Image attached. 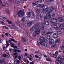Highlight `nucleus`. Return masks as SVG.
Instances as JSON below:
<instances>
[{
  "instance_id": "ea45409f",
  "label": "nucleus",
  "mask_w": 64,
  "mask_h": 64,
  "mask_svg": "<svg viewBox=\"0 0 64 64\" xmlns=\"http://www.w3.org/2000/svg\"><path fill=\"white\" fill-rule=\"evenodd\" d=\"M46 60L48 61H51V59L50 58H46Z\"/></svg>"
},
{
  "instance_id": "bf43d9fd",
  "label": "nucleus",
  "mask_w": 64,
  "mask_h": 64,
  "mask_svg": "<svg viewBox=\"0 0 64 64\" xmlns=\"http://www.w3.org/2000/svg\"><path fill=\"white\" fill-rule=\"evenodd\" d=\"M32 14H34L33 16H32V17L33 18H34V12H33V11H32Z\"/></svg>"
},
{
  "instance_id": "37998d69",
  "label": "nucleus",
  "mask_w": 64,
  "mask_h": 64,
  "mask_svg": "<svg viewBox=\"0 0 64 64\" xmlns=\"http://www.w3.org/2000/svg\"><path fill=\"white\" fill-rule=\"evenodd\" d=\"M0 22L1 23H2V24H3V25L4 24V22L3 21H2L1 20H0Z\"/></svg>"
},
{
  "instance_id": "13d9d810",
  "label": "nucleus",
  "mask_w": 64,
  "mask_h": 64,
  "mask_svg": "<svg viewBox=\"0 0 64 64\" xmlns=\"http://www.w3.org/2000/svg\"><path fill=\"white\" fill-rule=\"evenodd\" d=\"M8 42H10V44H12V42H11V41L10 40H9L8 41Z\"/></svg>"
},
{
  "instance_id": "5fc2aeb1",
  "label": "nucleus",
  "mask_w": 64,
  "mask_h": 64,
  "mask_svg": "<svg viewBox=\"0 0 64 64\" xmlns=\"http://www.w3.org/2000/svg\"><path fill=\"white\" fill-rule=\"evenodd\" d=\"M3 57H6V54H4L3 55Z\"/></svg>"
},
{
  "instance_id": "603ef678",
  "label": "nucleus",
  "mask_w": 64,
  "mask_h": 64,
  "mask_svg": "<svg viewBox=\"0 0 64 64\" xmlns=\"http://www.w3.org/2000/svg\"><path fill=\"white\" fill-rule=\"evenodd\" d=\"M9 45H10V44L8 43L7 44L6 46V48H7V47H8V46H9Z\"/></svg>"
},
{
  "instance_id": "4468645a",
  "label": "nucleus",
  "mask_w": 64,
  "mask_h": 64,
  "mask_svg": "<svg viewBox=\"0 0 64 64\" xmlns=\"http://www.w3.org/2000/svg\"><path fill=\"white\" fill-rule=\"evenodd\" d=\"M60 30H61L62 29H64V23L61 24H60L59 26Z\"/></svg>"
},
{
  "instance_id": "774afa93",
  "label": "nucleus",
  "mask_w": 64,
  "mask_h": 64,
  "mask_svg": "<svg viewBox=\"0 0 64 64\" xmlns=\"http://www.w3.org/2000/svg\"><path fill=\"white\" fill-rule=\"evenodd\" d=\"M16 62L18 63H20V61L19 60H16Z\"/></svg>"
},
{
  "instance_id": "3c124183",
  "label": "nucleus",
  "mask_w": 64,
  "mask_h": 64,
  "mask_svg": "<svg viewBox=\"0 0 64 64\" xmlns=\"http://www.w3.org/2000/svg\"><path fill=\"white\" fill-rule=\"evenodd\" d=\"M22 2V0H18V2L19 3Z\"/></svg>"
},
{
  "instance_id": "0eeeda50",
  "label": "nucleus",
  "mask_w": 64,
  "mask_h": 64,
  "mask_svg": "<svg viewBox=\"0 0 64 64\" xmlns=\"http://www.w3.org/2000/svg\"><path fill=\"white\" fill-rule=\"evenodd\" d=\"M42 25L44 24L46 26H48L49 25V22L47 21L44 20L41 23Z\"/></svg>"
},
{
  "instance_id": "58836bf2",
  "label": "nucleus",
  "mask_w": 64,
  "mask_h": 64,
  "mask_svg": "<svg viewBox=\"0 0 64 64\" xmlns=\"http://www.w3.org/2000/svg\"><path fill=\"white\" fill-rule=\"evenodd\" d=\"M28 16H30L31 15V13L30 12H28L27 14Z\"/></svg>"
},
{
  "instance_id": "79ce46f5",
  "label": "nucleus",
  "mask_w": 64,
  "mask_h": 64,
  "mask_svg": "<svg viewBox=\"0 0 64 64\" xmlns=\"http://www.w3.org/2000/svg\"><path fill=\"white\" fill-rule=\"evenodd\" d=\"M2 27L4 28L5 29H8V27H7L5 26H2Z\"/></svg>"
},
{
  "instance_id": "de8ad7c7",
  "label": "nucleus",
  "mask_w": 64,
  "mask_h": 64,
  "mask_svg": "<svg viewBox=\"0 0 64 64\" xmlns=\"http://www.w3.org/2000/svg\"><path fill=\"white\" fill-rule=\"evenodd\" d=\"M47 53L48 54V55H51L52 54V53L51 52H47Z\"/></svg>"
},
{
  "instance_id": "f3484780",
  "label": "nucleus",
  "mask_w": 64,
  "mask_h": 64,
  "mask_svg": "<svg viewBox=\"0 0 64 64\" xmlns=\"http://www.w3.org/2000/svg\"><path fill=\"white\" fill-rule=\"evenodd\" d=\"M0 5L2 6H3V5H4V6L6 7L8 6V4L7 2H2V4H0Z\"/></svg>"
},
{
  "instance_id": "6e6552de",
  "label": "nucleus",
  "mask_w": 64,
  "mask_h": 64,
  "mask_svg": "<svg viewBox=\"0 0 64 64\" xmlns=\"http://www.w3.org/2000/svg\"><path fill=\"white\" fill-rule=\"evenodd\" d=\"M44 38L43 36H42L40 37V45H43V42H44Z\"/></svg>"
},
{
  "instance_id": "cd10ccee",
  "label": "nucleus",
  "mask_w": 64,
  "mask_h": 64,
  "mask_svg": "<svg viewBox=\"0 0 64 64\" xmlns=\"http://www.w3.org/2000/svg\"><path fill=\"white\" fill-rule=\"evenodd\" d=\"M46 33V30H43L41 32V34L42 35H45Z\"/></svg>"
},
{
  "instance_id": "e2e57ef3",
  "label": "nucleus",
  "mask_w": 64,
  "mask_h": 64,
  "mask_svg": "<svg viewBox=\"0 0 64 64\" xmlns=\"http://www.w3.org/2000/svg\"><path fill=\"white\" fill-rule=\"evenodd\" d=\"M14 55H17V52H14L13 54Z\"/></svg>"
},
{
  "instance_id": "69168bd1",
  "label": "nucleus",
  "mask_w": 64,
  "mask_h": 64,
  "mask_svg": "<svg viewBox=\"0 0 64 64\" xmlns=\"http://www.w3.org/2000/svg\"><path fill=\"white\" fill-rule=\"evenodd\" d=\"M43 2H44V0H41L40 2L42 3H43Z\"/></svg>"
},
{
  "instance_id": "6e6d98bb",
  "label": "nucleus",
  "mask_w": 64,
  "mask_h": 64,
  "mask_svg": "<svg viewBox=\"0 0 64 64\" xmlns=\"http://www.w3.org/2000/svg\"><path fill=\"white\" fill-rule=\"evenodd\" d=\"M19 60H21V57L20 56H19L18 57Z\"/></svg>"
},
{
  "instance_id": "ddd939ff",
  "label": "nucleus",
  "mask_w": 64,
  "mask_h": 64,
  "mask_svg": "<svg viewBox=\"0 0 64 64\" xmlns=\"http://www.w3.org/2000/svg\"><path fill=\"white\" fill-rule=\"evenodd\" d=\"M59 35L58 34H57L56 33H55L53 34L52 35V37L54 38H58Z\"/></svg>"
},
{
  "instance_id": "9b49d317",
  "label": "nucleus",
  "mask_w": 64,
  "mask_h": 64,
  "mask_svg": "<svg viewBox=\"0 0 64 64\" xmlns=\"http://www.w3.org/2000/svg\"><path fill=\"white\" fill-rule=\"evenodd\" d=\"M62 18H64V16H62L61 17H59L58 18V21L60 22H63L64 21V19Z\"/></svg>"
},
{
  "instance_id": "473e14b6",
  "label": "nucleus",
  "mask_w": 64,
  "mask_h": 64,
  "mask_svg": "<svg viewBox=\"0 0 64 64\" xmlns=\"http://www.w3.org/2000/svg\"><path fill=\"white\" fill-rule=\"evenodd\" d=\"M44 29V26H41L40 30H43Z\"/></svg>"
},
{
  "instance_id": "423d86ee",
  "label": "nucleus",
  "mask_w": 64,
  "mask_h": 64,
  "mask_svg": "<svg viewBox=\"0 0 64 64\" xmlns=\"http://www.w3.org/2000/svg\"><path fill=\"white\" fill-rule=\"evenodd\" d=\"M55 63L56 64H62V63L63 64V62L61 60L57 59L55 60Z\"/></svg>"
},
{
  "instance_id": "4be33fe9",
  "label": "nucleus",
  "mask_w": 64,
  "mask_h": 64,
  "mask_svg": "<svg viewBox=\"0 0 64 64\" xmlns=\"http://www.w3.org/2000/svg\"><path fill=\"white\" fill-rule=\"evenodd\" d=\"M53 32H47L45 34V36H47V35H51V34H52Z\"/></svg>"
},
{
  "instance_id": "a211bd4d",
  "label": "nucleus",
  "mask_w": 64,
  "mask_h": 64,
  "mask_svg": "<svg viewBox=\"0 0 64 64\" xmlns=\"http://www.w3.org/2000/svg\"><path fill=\"white\" fill-rule=\"evenodd\" d=\"M33 7H36L37 5H38V3L36 2H34L32 4Z\"/></svg>"
},
{
  "instance_id": "a878e982",
  "label": "nucleus",
  "mask_w": 64,
  "mask_h": 64,
  "mask_svg": "<svg viewBox=\"0 0 64 64\" xmlns=\"http://www.w3.org/2000/svg\"><path fill=\"white\" fill-rule=\"evenodd\" d=\"M41 11V10H40L39 9H37L36 10V12L37 14H39V13L40 11Z\"/></svg>"
},
{
  "instance_id": "49530a36",
  "label": "nucleus",
  "mask_w": 64,
  "mask_h": 64,
  "mask_svg": "<svg viewBox=\"0 0 64 64\" xmlns=\"http://www.w3.org/2000/svg\"><path fill=\"white\" fill-rule=\"evenodd\" d=\"M7 56L8 57H9L10 56V54L9 52H8L7 54Z\"/></svg>"
},
{
  "instance_id": "7ed1b4c3",
  "label": "nucleus",
  "mask_w": 64,
  "mask_h": 64,
  "mask_svg": "<svg viewBox=\"0 0 64 64\" xmlns=\"http://www.w3.org/2000/svg\"><path fill=\"white\" fill-rule=\"evenodd\" d=\"M54 8V6H52L51 7L50 10V12H48L46 15L44 17V20H49V19H51V13H52Z\"/></svg>"
},
{
  "instance_id": "680f3d73",
  "label": "nucleus",
  "mask_w": 64,
  "mask_h": 64,
  "mask_svg": "<svg viewBox=\"0 0 64 64\" xmlns=\"http://www.w3.org/2000/svg\"><path fill=\"white\" fill-rule=\"evenodd\" d=\"M17 58H18V56H16L14 57V58L17 59Z\"/></svg>"
},
{
  "instance_id": "c85d7f7f",
  "label": "nucleus",
  "mask_w": 64,
  "mask_h": 64,
  "mask_svg": "<svg viewBox=\"0 0 64 64\" xmlns=\"http://www.w3.org/2000/svg\"><path fill=\"white\" fill-rule=\"evenodd\" d=\"M34 57V55L32 54H31L28 55V58H31V57Z\"/></svg>"
},
{
  "instance_id": "a18cd8bd",
  "label": "nucleus",
  "mask_w": 64,
  "mask_h": 64,
  "mask_svg": "<svg viewBox=\"0 0 64 64\" xmlns=\"http://www.w3.org/2000/svg\"><path fill=\"white\" fill-rule=\"evenodd\" d=\"M53 45H54V48H57V45H56V44H54Z\"/></svg>"
},
{
  "instance_id": "39448f33",
  "label": "nucleus",
  "mask_w": 64,
  "mask_h": 64,
  "mask_svg": "<svg viewBox=\"0 0 64 64\" xmlns=\"http://www.w3.org/2000/svg\"><path fill=\"white\" fill-rule=\"evenodd\" d=\"M50 21L52 23H56L57 22V20L55 18H52L50 20Z\"/></svg>"
},
{
  "instance_id": "bb28decb",
  "label": "nucleus",
  "mask_w": 64,
  "mask_h": 64,
  "mask_svg": "<svg viewBox=\"0 0 64 64\" xmlns=\"http://www.w3.org/2000/svg\"><path fill=\"white\" fill-rule=\"evenodd\" d=\"M59 41H60V38H58L56 39V43L57 44H58Z\"/></svg>"
},
{
  "instance_id": "9d476101",
  "label": "nucleus",
  "mask_w": 64,
  "mask_h": 64,
  "mask_svg": "<svg viewBox=\"0 0 64 64\" xmlns=\"http://www.w3.org/2000/svg\"><path fill=\"white\" fill-rule=\"evenodd\" d=\"M58 51H56L55 53L54 54H52L51 55V57H54L55 58H57V56H58Z\"/></svg>"
},
{
  "instance_id": "338daca9",
  "label": "nucleus",
  "mask_w": 64,
  "mask_h": 64,
  "mask_svg": "<svg viewBox=\"0 0 64 64\" xmlns=\"http://www.w3.org/2000/svg\"><path fill=\"white\" fill-rule=\"evenodd\" d=\"M35 53L36 54H37V55H38V53H39V52H36Z\"/></svg>"
},
{
  "instance_id": "e433bc0d",
  "label": "nucleus",
  "mask_w": 64,
  "mask_h": 64,
  "mask_svg": "<svg viewBox=\"0 0 64 64\" xmlns=\"http://www.w3.org/2000/svg\"><path fill=\"white\" fill-rule=\"evenodd\" d=\"M26 34H27L28 36H30L29 32L28 31H27L26 32Z\"/></svg>"
},
{
  "instance_id": "f8f14e48",
  "label": "nucleus",
  "mask_w": 64,
  "mask_h": 64,
  "mask_svg": "<svg viewBox=\"0 0 64 64\" xmlns=\"http://www.w3.org/2000/svg\"><path fill=\"white\" fill-rule=\"evenodd\" d=\"M56 58L57 59H60L62 60V62H63L64 61V56H60L58 55V56H57Z\"/></svg>"
},
{
  "instance_id": "4c0bfd02",
  "label": "nucleus",
  "mask_w": 64,
  "mask_h": 64,
  "mask_svg": "<svg viewBox=\"0 0 64 64\" xmlns=\"http://www.w3.org/2000/svg\"><path fill=\"white\" fill-rule=\"evenodd\" d=\"M37 45L38 46H40V42H38Z\"/></svg>"
},
{
  "instance_id": "aec40b11",
  "label": "nucleus",
  "mask_w": 64,
  "mask_h": 64,
  "mask_svg": "<svg viewBox=\"0 0 64 64\" xmlns=\"http://www.w3.org/2000/svg\"><path fill=\"white\" fill-rule=\"evenodd\" d=\"M54 42V40L53 39H51L49 41V43L51 45L53 44Z\"/></svg>"
},
{
  "instance_id": "2eb2a0df",
  "label": "nucleus",
  "mask_w": 64,
  "mask_h": 64,
  "mask_svg": "<svg viewBox=\"0 0 64 64\" xmlns=\"http://www.w3.org/2000/svg\"><path fill=\"white\" fill-rule=\"evenodd\" d=\"M10 26V27L12 28H14V29L18 31H19V29L18 28L15 26Z\"/></svg>"
},
{
  "instance_id": "c9c22d12",
  "label": "nucleus",
  "mask_w": 64,
  "mask_h": 64,
  "mask_svg": "<svg viewBox=\"0 0 64 64\" xmlns=\"http://www.w3.org/2000/svg\"><path fill=\"white\" fill-rule=\"evenodd\" d=\"M16 24H17V25H18V26H20V24H19V22H18V20H16Z\"/></svg>"
},
{
  "instance_id": "0e129e2a",
  "label": "nucleus",
  "mask_w": 64,
  "mask_h": 64,
  "mask_svg": "<svg viewBox=\"0 0 64 64\" xmlns=\"http://www.w3.org/2000/svg\"><path fill=\"white\" fill-rule=\"evenodd\" d=\"M2 40L1 39H0V43H2Z\"/></svg>"
},
{
  "instance_id": "09e8293b",
  "label": "nucleus",
  "mask_w": 64,
  "mask_h": 64,
  "mask_svg": "<svg viewBox=\"0 0 64 64\" xmlns=\"http://www.w3.org/2000/svg\"><path fill=\"white\" fill-rule=\"evenodd\" d=\"M38 56H42L41 54L39 52H38Z\"/></svg>"
},
{
  "instance_id": "f03ea898",
  "label": "nucleus",
  "mask_w": 64,
  "mask_h": 64,
  "mask_svg": "<svg viewBox=\"0 0 64 64\" xmlns=\"http://www.w3.org/2000/svg\"><path fill=\"white\" fill-rule=\"evenodd\" d=\"M40 22H38L37 24H36L35 26V27L37 28V29L35 30L34 32L32 34L33 36L34 37V38H36L37 36V35H39V33H40V29L38 28L40 27Z\"/></svg>"
},
{
  "instance_id": "5701e85b",
  "label": "nucleus",
  "mask_w": 64,
  "mask_h": 64,
  "mask_svg": "<svg viewBox=\"0 0 64 64\" xmlns=\"http://www.w3.org/2000/svg\"><path fill=\"white\" fill-rule=\"evenodd\" d=\"M6 12L7 13L8 15L10 14V12L9 9H7L6 10Z\"/></svg>"
},
{
  "instance_id": "1a4fd4ad",
  "label": "nucleus",
  "mask_w": 64,
  "mask_h": 64,
  "mask_svg": "<svg viewBox=\"0 0 64 64\" xmlns=\"http://www.w3.org/2000/svg\"><path fill=\"white\" fill-rule=\"evenodd\" d=\"M34 23V21H30L28 22L27 25L28 26H31L32 25H33Z\"/></svg>"
},
{
  "instance_id": "4d7b16f0",
  "label": "nucleus",
  "mask_w": 64,
  "mask_h": 64,
  "mask_svg": "<svg viewBox=\"0 0 64 64\" xmlns=\"http://www.w3.org/2000/svg\"><path fill=\"white\" fill-rule=\"evenodd\" d=\"M37 20H39V16H37Z\"/></svg>"
},
{
  "instance_id": "7c9ffc66",
  "label": "nucleus",
  "mask_w": 64,
  "mask_h": 64,
  "mask_svg": "<svg viewBox=\"0 0 64 64\" xmlns=\"http://www.w3.org/2000/svg\"><path fill=\"white\" fill-rule=\"evenodd\" d=\"M22 40V42H25V38H24V37H22L21 38Z\"/></svg>"
},
{
  "instance_id": "72a5a7b5",
  "label": "nucleus",
  "mask_w": 64,
  "mask_h": 64,
  "mask_svg": "<svg viewBox=\"0 0 64 64\" xmlns=\"http://www.w3.org/2000/svg\"><path fill=\"white\" fill-rule=\"evenodd\" d=\"M11 40L12 41H14V42H15V43H17V41L15 40L14 39H11Z\"/></svg>"
},
{
  "instance_id": "8fccbe9b",
  "label": "nucleus",
  "mask_w": 64,
  "mask_h": 64,
  "mask_svg": "<svg viewBox=\"0 0 64 64\" xmlns=\"http://www.w3.org/2000/svg\"><path fill=\"white\" fill-rule=\"evenodd\" d=\"M54 48V46L53 44L52 46H51V47H50V48L51 49H52L53 48Z\"/></svg>"
},
{
  "instance_id": "6ab92c4d",
  "label": "nucleus",
  "mask_w": 64,
  "mask_h": 64,
  "mask_svg": "<svg viewBox=\"0 0 64 64\" xmlns=\"http://www.w3.org/2000/svg\"><path fill=\"white\" fill-rule=\"evenodd\" d=\"M54 28L56 30H59V27L57 25H54L53 26Z\"/></svg>"
},
{
  "instance_id": "f704fd0d",
  "label": "nucleus",
  "mask_w": 64,
  "mask_h": 64,
  "mask_svg": "<svg viewBox=\"0 0 64 64\" xmlns=\"http://www.w3.org/2000/svg\"><path fill=\"white\" fill-rule=\"evenodd\" d=\"M10 45H11V47L14 48V43L12 42V43L11 44H10Z\"/></svg>"
},
{
  "instance_id": "412c9836",
  "label": "nucleus",
  "mask_w": 64,
  "mask_h": 64,
  "mask_svg": "<svg viewBox=\"0 0 64 64\" xmlns=\"http://www.w3.org/2000/svg\"><path fill=\"white\" fill-rule=\"evenodd\" d=\"M42 45H43L44 47H48V44L47 42H45L43 43Z\"/></svg>"
},
{
  "instance_id": "2f4dec72",
  "label": "nucleus",
  "mask_w": 64,
  "mask_h": 64,
  "mask_svg": "<svg viewBox=\"0 0 64 64\" xmlns=\"http://www.w3.org/2000/svg\"><path fill=\"white\" fill-rule=\"evenodd\" d=\"M35 57L36 58H38V59H41V58L40 57L38 56L37 55H36Z\"/></svg>"
},
{
  "instance_id": "dca6fc26",
  "label": "nucleus",
  "mask_w": 64,
  "mask_h": 64,
  "mask_svg": "<svg viewBox=\"0 0 64 64\" xmlns=\"http://www.w3.org/2000/svg\"><path fill=\"white\" fill-rule=\"evenodd\" d=\"M0 18L4 21H6L8 20L7 18L1 16H0Z\"/></svg>"
},
{
  "instance_id": "f257e3e1",
  "label": "nucleus",
  "mask_w": 64,
  "mask_h": 64,
  "mask_svg": "<svg viewBox=\"0 0 64 64\" xmlns=\"http://www.w3.org/2000/svg\"><path fill=\"white\" fill-rule=\"evenodd\" d=\"M38 7H39L42 8L41 11H42L43 13H47L49 11V8H48V6H45L44 4H38Z\"/></svg>"
},
{
  "instance_id": "b1692460",
  "label": "nucleus",
  "mask_w": 64,
  "mask_h": 64,
  "mask_svg": "<svg viewBox=\"0 0 64 64\" xmlns=\"http://www.w3.org/2000/svg\"><path fill=\"white\" fill-rule=\"evenodd\" d=\"M25 21V17H24L22 18L21 20L22 22H24Z\"/></svg>"
},
{
  "instance_id": "c756f323",
  "label": "nucleus",
  "mask_w": 64,
  "mask_h": 64,
  "mask_svg": "<svg viewBox=\"0 0 64 64\" xmlns=\"http://www.w3.org/2000/svg\"><path fill=\"white\" fill-rule=\"evenodd\" d=\"M30 31H34L35 30V28L33 27L32 28L30 29Z\"/></svg>"
},
{
  "instance_id": "052dcab7",
  "label": "nucleus",
  "mask_w": 64,
  "mask_h": 64,
  "mask_svg": "<svg viewBox=\"0 0 64 64\" xmlns=\"http://www.w3.org/2000/svg\"><path fill=\"white\" fill-rule=\"evenodd\" d=\"M40 0H36V2H40Z\"/></svg>"
},
{
  "instance_id": "20e7f679",
  "label": "nucleus",
  "mask_w": 64,
  "mask_h": 64,
  "mask_svg": "<svg viewBox=\"0 0 64 64\" xmlns=\"http://www.w3.org/2000/svg\"><path fill=\"white\" fill-rule=\"evenodd\" d=\"M24 13V11L23 10H20L18 12V15L19 17L22 16Z\"/></svg>"
},
{
  "instance_id": "a19ab883",
  "label": "nucleus",
  "mask_w": 64,
  "mask_h": 64,
  "mask_svg": "<svg viewBox=\"0 0 64 64\" xmlns=\"http://www.w3.org/2000/svg\"><path fill=\"white\" fill-rule=\"evenodd\" d=\"M47 40L46 38H45L44 40V42H47Z\"/></svg>"
},
{
  "instance_id": "c03bdc74",
  "label": "nucleus",
  "mask_w": 64,
  "mask_h": 64,
  "mask_svg": "<svg viewBox=\"0 0 64 64\" xmlns=\"http://www.w3.org/2000/svg\"><path fill=\"white\" fill-rule=\"evenodd\" d=\"M61 50H63L64 49V47L63 46H61Z\"/></svg>"
},
{
  "instance_id": "393cba45",
  "label": "nucleus",
  "mask_w": 64,
  "mask_h": 64,
  "mask_svg": "<svg viewBox=\"0 0 64 64\" xmlns=\"http://www.w3.org/2000/svg\"><path fill=\"white\" fill-rule=\"evenodd\" d=\"M46 38L48 40H49L51 38V36L50 35H48L46 36Z\"/></svg>"
},
{
  "instance_id": "864d4df0",
  "label": "nucleus",
  "mask_w": 64,
  "mask_h": 64,
  "mask_svg": "<svg viewBox=\"0 0 64 64\" xmlns=\"http://www.w3.org/2000/svg\"><path fill=\"white\" fill-rule=\"evenodd\" d=\"M13 50L14 51V52H16L17 51V50L16 49H15V48H14Z\"/></svg>"
}]
</instances>
